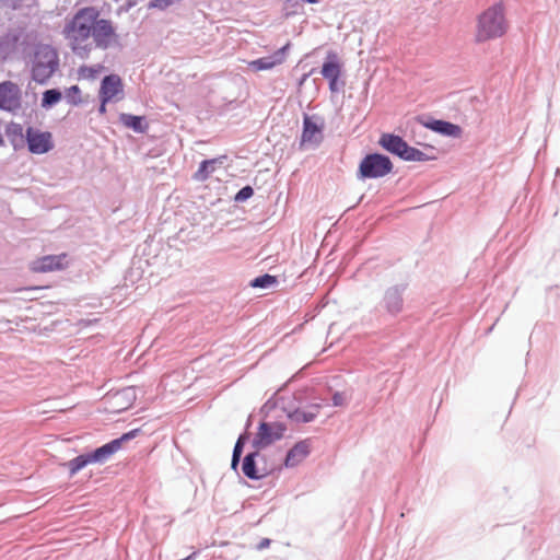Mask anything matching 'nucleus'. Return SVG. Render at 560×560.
I'll return each mask as SVG.
<instances>
[{
	"instance_id": "nucleus-1",
	"label": "nucleus",
	"mask_w": 560,
	"mask_h": 560,
	"mask_svg": "<svg viewBox=\"0 0 560 560\" xmlns=\"http://www.w3.org/2000/svg\"><path fill=\"white\" fill-rule=\"evenodd\" d=\"M63 36L72 52L81 58L93 48L108 49L118 44V35L109 20L101 19L95 8L80 9L65 25Z\"/></svg>"
},
{
	"instance_id": "nucleus-2",
	"label": "nucleus",
	"mask_w": 560,
	"mask_h": 560,
	"mask_svg": "<svg viewBox=\"0 0 560 560\" xmlns=\"http://www.w3.org/2000/svg\"><path fill=\"white\" fill-rule=\"evenodd\" d=\"M509 31L505 7L494 3L478 14L474 31V42L485 44L503 37Z\"/></svg>"
},
{
	"instance_id": "nucleus-3",
	"label": "nucleus",
	"mask_w": 560,
	"mask_h": 560,
	"mask_svg": "<svg viewBox=\"0 0 560 560\" xmlns=\"http://www.w3.org/2000/svg\"><path fill=\"white\" fill-rule=\"evenodd\" d=\"M58 67V54L55 48L49 45L38 46L35 51L33 77L35 80L43 82L51 77Z\"/></svg>"
},
{
	"instance_id": "nucleus-4",
	"label": "nucleus",
	"mask_w": 560,
	"mask_h": 560,
	"mask_svg": "<svg viewBox=\"0 0 560 560\" xmlns=\"http://www.w3.org/2000/svg\"><path fill=\"white\" fill-rule=\"evenodd\" d=\"M393 170L390 160L382 154H368L361 161L358 170V177L361 179L378 178L389 174Z\"/></svg>"
},
{
	"instance_id": "nucleus-5",
	"label": "nucleus",
	"mask_w": 560,
	"mask_h": 560,
	"mask_svg": "<svg viewBox=\"0 0 560 560\" xmlns=\"http://www.w3.org/2000/svg\"><path fill=\"white\" fill-rule=\"evenodd\" d=\"M381 145L393 154L398 155L406 161H425L427 155L410 147L402 138L395 135H383L380 140Z\"/></svg>"
},
{
	"instance_id": "nucleus-6",
	"label": "nucleus",
	"mask_w": 560,
	"mask_h": 560,
	"mask_svg": "<svg viewBox=\"0 0 560 560\" xmlns=\"http://www.w3.org/2000/svg\"><path fill=\"white\" fill-rule=\"evenodd\" d=\"M68 267V255L66 253L59 255H47L39 257L31 262L30 269L35 273L51 272L63 270Z\"/></svg>"
},
{
	"instance_id": "nucleus-7",
	"label": "nucleus",
	"mask_w": 560,
	"mask_h": 560,
	"mask_svg": "<svg viewBox=\"0 0 560 560\" xmlns=\"http://www.w3.org/2000/svg\"><path fill=\"white\" fill-rule=\"evenodd\" d=\"M284 431L285 427L279 422H262L258 428L254 444L258 448L266 447L275 441L280 440Z\"/></svg>"
},
{
	"instance_id": "nucleus-8",
	"label": "nucleus",
	"mask_w": 560,
	"mask_h": 560,
	"mask_svg": "<svg viewBox=\"0 0 560 560\" xmlns=\"http://www.w3.org/2000/svg\"><path fill=\"white\" fill-rule=\"evenodd\" d=\"M21 107V90L18 84L5 81L0 83V109L15 112Z\"/></svg>"
},
{
	"instance_id": "nucleus-9",
	"label": "nucleus",
	"mask_w": 560,
	"mask_h": 560,
	"mask_svg": "<svg viewBox=\"0 0 560 560\" xmlns=\"http://www.w3.org/2000/svg\"><path fill=\"white\" fill-rule=\"evenodd\" d=\"M323 121L318 118L305 115L303 118V131L300 145L318 144L323 139Z\"/></svg>"
},
{
	"instance_id": "nucleus-10",
	"label": "nucleus",
	"mask_w": 560,
	"mask_h": 560,
	"mask_svg": "<svg viewBox=\"0 0 560 560\" xmlns=\"http://www.w3.org/2000/svg\"><path fill=\"white\" fill-rule=\"evenodd\" d=\"M138 430H132L122 434L119 439L113 440L109 443L104 444L103 446L96 448L91 457L93 463H101L106 460L113 454L118 452L122 447V443L136 436Z\"/></svg>"
},
{
	"instance_id": "nucleus-11",
	"label": "nucleus",
	"mask_w": 560,
	"mask_h": 560,
	"mask_svg": "<svg viewBox=\"0 0 560 560\" xmlns=\"http://www.w3.org/2000/svg\"><path fill=\"white\" fill-rule=\"evenodd\" d=\"M290 42H288L283 47L278 49L272 56L262 57L256 60H252L248 65L255 71H264L270 70L277 66L284 63L287 59V54L290 49Z\"/></svg>"
},
{
	"instance_id": "nucleus-12",
	"label": "nucleus",
	"mask_w": 560,
	"mask_h": 560,
	"mask_svg": "<svg viewBox=\"0 0 560 560\" xmlns=\"http://www.w3.org/2000/svg\"><path fill=\"white\" fill-rule=\"evenodd\" d=\"M122 93L121 79L118 75L110 74L103 79L100 96L104 98V103L113 101L116 96Z\"/></svg>"
},
{
	"instance_id": "nucleus-13",
	"label": "nucleus",
	"mask_w": 560,
	"mask_h": 560,
	"mask_svg": "<svg viewBox=\"0 0 560 560\" xmlns=\"http://www.w3.org/2000/svg\"><path fill=\"white\" fill-rule=\"evenodd\" d=\"M28 149L32 153L43 154L48 152L51 147V136L49 132H27Z\"/></svg>"
},
{
	"instance_id": "nucleus-14",
	"label": "nucleus",
	"mask_w": 560,
	"mask_h": 560,
	"mask_svg": "<svg viewBox=\"0 0 560 560\" xmlns=\"http://www.w3.org/2000/svg\"><path fill=\"white\" fill-rule=\"evenodd\" d=\"M257 456H259L258 453H250L244 457L242 470L249 479H261L273 470V468L258 467L255 460Z\"/></svg>"
},
{
	"instance_id": "nucleus-15",
	"label": "nucleus",
	"mask_w": 560,
	"mask_h": 560,
	"mask_svg": "<svg viewBox=\"0 0 560 560\" xmlns=\"http://www.w3.org/2000/svg\"><path fill=\"white\" fill-rule=\"evenodd\" d=\"M311 444L308 440L298 442L287 454L285 467H294L301 464L310 454Z\"/></svg>"
},
{
	"instance_id": "nucleus-16",
	"label": "nucleus",
	"mask_w": 560,
	"mask_h": 560,
	"mask_svg": "<svg viewBox=\"0 0 560 560\" xmlns=\"http://www.w3.org/2000/svg\"><path fill=\"white\" fill-rule=\"evenodd\" d=\"M21 32H10L0 39V58L7 59L20 45Z\"/></svg>"
},
{
	"instance_id": "nucleus-17",
	"label": "nucleus",
	"mask_w": 560,
	"mask_h": 560,
	"mask_svg": "<svg viewBox=\"0 0 560 560\" xmlns=\"http://www.w3.org/2000/svg\"><path fill=\"white\" fill-rule=\"evenodd\" d=\"M223 159H225V156L202 161L199 165V168L192 176L194 179L197 182L207 180L210 177V175L215 172L218 165H221L223 163Z\"/></svg>"
},
{
	"instance_id": "nucleus-18",
	"label": "nucleus",
	"mask_w": 560,
	"mask_h": 560,
	"mask_svg": "<svg viewBox=\"0 0 560 560\" xmlns=\"http://www.w3.org/2000/svg\"><path fill=\"white\" fill-rule=\"evenodd\" d=\"M431 130L439 132L444 136H450L454 138H458L462 135V128L458 125L444 121V120H433L425 125Z\"/></svg>"
},
{
	"instance_id": "nucleus-19",
	"label": "nucleus",
	"mask_w": 560,
	"mask_h": 560,
	"mask_svg": "<svg viewBox=\"0 0 560 560\" xmlns=\"http://www.w3.org/2000/svg\"><path fill=\"white\" fill-rule=\"evenodd\" d=\"M119 120L125 127L130 128L136 132H144L148 129V125L141 116L120 114Z\"/></svg>"
},
{
	"instance_id": "nucleus-20",
	"label": "nucleus",
	"mask_w": 560,
	"mask_h": 560,
	"mask_svg": "<svg viewBox=\"0 0 560 560\" xmlns=\"http://www.w3.org/2000/svg\"><path fill=\"white\" fill-rule=\"evenodd\" d=\"M93 459L91 457V454L86 455H80L68 463L65 464L66 467H68L70 476H74L77 472H79L81 469H83L86 465L92 464Z\"/></svg>"
},
{
	"instance_id": "nucleus-21",
	"label": "nucleus",
	"mask_w": 560,
	"mask_h": 560,
	"mask_svg": "<svg viewBox=\"0 0 560 560\" xmlns=\"http://www.w3.org/2000/svg\"><path fill=\"white\" fill-rule=\"evenodd\" d=\"M322 74L328 81L339 79L341 74V66L337 60L325 61L322 67Z\"/></svg>"
},
{
	"instance_id": "nucleus-22",
	"label": "nucleus",
	"mask_w": 560,
	"mask_h": 560,
	"mask_svg": "<svg viewBox=\"0 0 560 560\" xmlns=\"http://www.w3.org/2000/svg\"><path fill=\"white\" fill-rule=\"evenodd\" d=\"M60 100L61 93L58 90L51 89L44 92L42 104L44 107H49L58 103Z\"/></svg>"
},
{
	"instance_id": "nucleus-23",
	"label": "nucleus",
	"mask_w": 560,
	"mask_h": 560,
	"mask_svg": "<svg viewBox=\"0 0 560 560\" xmlns=\"http://www.w3.org/2000/svg\"><path fill=\"white\" fill-rule=\"evenodd\" d=\"M277 283V278L270 275H264L255 278L250 285L254 288H268Z\"/></svg>"
},
{
	"instance_id": "nucleus-24",
	"label": "nucleus",
	"mask_w": 560,
	"mask_h": 560,
	"mask_svg": "<svg viewBox=\"0 0 560 560\" xmlns=\"http://www.w3.org/2000/svg\"><path fill=\"white\" fill-rule=\"evenodd\" d=\"M66 98L72 105H78L82 102L81 91L79 86L72 85L66 91Z\"/></svg>"
},
{
	"instance_id": "nucleus-25",
	"label": "nucleus",
	"mask_w": 560,
	"mask_h": 560,
	"mask_svg": "<svg viewBox=\"0 0 560 560\" xmlns=\"http://www.w3.org/2000/svg\"><path fill=\"white\" fill-rule=\"evenodd\" d=\"M100 70H101V67H98L96 69L93 67L83 66V67H80V69H79V75L84 79H94L97 75V73L100 72Z\"/></svg>"
},
{
	"instance_id": "nucleus-26",
	"label": "nucleus",
	"mask_w": 560,
	"mask_h": 560,
	"mask_svg": "<svg viewBox=\"0 0 560 560\" xmlns=\"http://www.w3.org/2000/svg\"><path fill=\"white\" fill-rule=\"evenodd\" d=\"M402 300L396 294L388 296V310L393 313H398L401 310Z\"/></svg>"
},
{
	"instance_id": "nucleus-27",
	"label": "nucleus",
	"mask_w": 560,
	"mask_h": 560,
	"mask_svg": "<svg viewBox=\"0 0 560 560\" xmlns=\"http://www.w3.org/2000/svg\"><path fill=\"white\" fill-rule=\"evenodd\" d=\"M173 0H152L150 2V8H158L161 10L166 9L168 5H171Z\"/></svg>"
},
{
	"instance_id": "nucleus-28",
	"label": "nucleus",
	"mask_w": 560,
	"mask_h": 560,
	"mask_svg": "<svg viewBox=\"0 0 560 560\" xmlns=\"http://www.w3.org/2000/svg\"><path fill=\"white\" fill-rule=\"evenodd\" d=\"M253 195V188L249 186H246L240 190L237 194V199H246Z\"/></svg>"
},
{
	"instance_id": "nucleus-29",
	"label": "nucleus",
	"mask_w": 560,
	"mask_h": 560,
	"mask_svg": "<svg viewBox=\"0 0 560 560\" xmlns=\"http://www.w3.org/2000/svg\"><path fill=\"white\" fill-rule=\"evenodd\" d=\"M295 417L296 419H302L304 422H310L314 419L315 417V413L314 412H310V413H306V412H295Z\"/></svg>"
},
{
	"instance_id": "nucleus-30",
	"label": "nucleus",
	"mask_w": 560,
	"mask_h": 560,
	"mask_svg": "<svg viewBox=\"0 0 560 560\" xmlns=\"http://www.w3.org/2000/svg\"><path fill=\"white\" fill-rule=\"evenodd\" d=\"M242 450H243V438L241 436V438H238V440L234 446L233 454L241 455Z\"/></svg>"
},
{
	"instance_id": "nucleus-31",
	"label": "nucleus",
	"mask_w": 560,
	"mask_h": 560,
	"mask_svg": "<svg viewBox=\"0 0 560 560\" xmlns=\"http://www.w3.org/2000/svg\"><path fill=\"white\" fill-rule=\"evenodd\" d=\"M269 545H270V539H268V538H264V539H261V540H260V542L258 544L257 548H258L259 550H261V549H264V548L269 547Z\"/></svg>"
},
{
	"instance_id": "nucleus-32",
	"label": "nucleus",
	"mask_w": 560,
	"mask_h": 560,
	"mask_svg": "<svg viewBox=\"0 0 560 560\" xmlns=\"http://www.w3.org/2000/svg\"><path fill=\"white\" fill-rule=\"evenodd\" d=\"M337 82H338V79H334L332 81H329V89L331 92L338 91Z\"/></svg>"
},
{
	"instance_id": "nucleus-33",
	"label": "nucleus",
	"mask_w": 560,
	"mask_h": 560,
	"mask_svg": "<svg viewBox=\"0 0 560 560\" xmlns=\"http://www.w3.org/2000/svg\"><path fill=\"white\" fill-rule=\"evenodd\" d=\"M240 458H241V455L233 454L232 463H231L233 468H236V466L238 465Z\"/></svg>"
},
{
	"instance_id": "nucleus-34",
	"label": "nucleus",
	"mask_w": 560,
	"mask_h": 560,
	"mask_svg": "<svg viewBox=\"0 0 560 560\" xmlns=\"http://www.w3.org/2000/svg\"><path fill=\"white\" fill-rule=\"evenodd\" d=\"M102 103H101V106H100V114L104 115L106 113V104L107 103H104V98H101Z\"/></svg>"
},
{
	"instance_id": "nucleus-35",
	"label": "nucleus",
	"mask_w": 560,
	"mask_h": 560,
	"mask_svg": "<svg viewBox=\"0 0 560 560\" xmlns=\"http://www.w3.org/2000/svg\"><path fill=\"white\" fill-rule=\"evenodd\" d=\"M334 402H335V405H339L340 404V396L339 395H335L334 396Z\"/></svg>"
}]
</instances>
